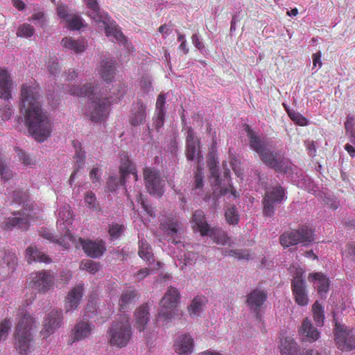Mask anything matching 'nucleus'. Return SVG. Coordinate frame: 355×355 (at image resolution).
<instances>
[{"label": "nucleus", "mask_w": 355, "mask_h": 355, "mask_svg": "<svg viewBox=\"0 0 355 355\" xmlns=\"http://www.w3.org/2000/svg\"><path fill=\"white\" fill-rule=\"evenodd\" d=\"M12 80L4 67H0V98L9 100L12 98Z\"/></svg>", "instance_id": "4be33fe9"}, {"label": "nucleus", "mask_w": 355, "mask_h": 355, "mask_svg": "<svg viewBox=\"0 0 355 355\" xmlns=\"http://www.w3.org/2000/svg\"><path fill=\"white\" fill-rule=\"evenodd\" d=\"M137 293L135 290L124 291L119 300L120 310L125 312L127 309L130 308L137 301Z\"/></svg>", "instance_id": "473e14b6"}, {"label": "nucleus", "mask_w": 355, "mask_h": 355, "mask_svg": "<svg viewBox=\"0 0 355 355\" xmlns=\"http://www.w3.org/2000/svg\"><path fill=\"white\" fill-rule=\"evenodd\" d=\"M87 6L91 10L89 17L96 22L105 23L107 21L108 14L101 10L97 0H87Z\"/></svg>", "instance_id": "c756f323"}, {"label": "nucleus", "mask_w": 355, "mask_h": 355, "mask_svg": "<svg viewBox=\"0 0 355 355\" xmlns=\"http://www.w3.org/2000/svg\"><path fill=\"white\" fill-rule=\"evenodd\" d=\"M99 263L94 261L86 259L80 262V269L88 271L90 273H96L99 270Z\"/></svg>", "instance_id": "de8ad7c7"}, {"label": "nucleus", "mask_w": 355, "mask_h": 355, "mask_svg": "<svg viewBox=\"0 0 355 355\" xmlns=\"http://www.w3.org/2000/svg\"><path fill=\"white\" fill-rule=\"evenodd\" d=\"M207 302V300L205 296H196L191 301L190 305L187 307V311L189 316L192 318H196L200 316Z\"/></svg>", "instance_id": "c85d7f7f"}, {"label": "nucleus", "mask_w": 355, "mask_h": 355, "mask_svg": "<svg viewBox=\"0 0 355 355\" xmlns=\"http://www.w3.org/2000/svg\"><path fill=\"white\" fill-rule=\"evenodd\" d=\"M225 217L229 225H237L239 222L240 216L236 207L234 205H230L225 212Z\"/></svg>", "instance_id": "a19ab883"}, {"label": "nucleus", "mask_w": 355, "mask_h": 355, "mask_svg": "<svg viewBox=\"0 0 355 355\" xmlns=\"http://www.w3.org/2000/svg\"><path fill=\"white\" fill-rule=\"evenodd\" d=\"M47 68L49 73L53 76H55L60 71V66L57 58H50L47 62Z\"/></svg>", "instance_id": "4d7b16f0"}, {"label": "nucleus", "mask_w": 355, "mask_h": 355, "mask_svg": "<svg viewBox=\"0 0 355 355\" xmlns=\"http://www.w3.org/2000/svg\"><path fill=\"white\" fill-rule=\"evenodd\" d=\"M175 351L180 355L191 354L193 348V339L189 334L180 336L174 344Z\"/></svg>", "instance_id": "bb28decb"}, {"label": "nucleus", "mask_w": 355, "mask_h": 355, "mask_svg": "<svg viewBox=\"0 0 355 355\" xmlns=\"http://www.w3.org/2000/svg\"><path fill=\"white\" fill-rule=\"evenodd\" d=\"M83 285L78 284L68 293L64 302L66 312L75 310L78 308L83 297Z\"/></svg>", "instance_id": "aec40b11"}, {"label": "nucleus", "mask_w": 355, "mask_h": 355, "mask_svg": "<svg viewBox=\"0 0 355 355\" xmlns=\"http://www.w3.org/2000/svg\"><path fill=\"white\" fill-rule=\"evenodd\" d=\"M279 349L282 355H296L298 346L293 338L286 337L281 340Z\"/></svg>", "instance_id": "c9c22d12"}, {"label": "nucleus", "mask_w": 355, "mask_h": 355, "mask_svg": "<svg viewBox=\"0 0 355 355\" xmlns=\"http://www.w3.org/2000/svg\"><path fill=\"white\" fill-rule=\"evenodd\" d=\"M59 218L57 220L58 227L63 231L60 237L55 238L51 232L44 230L40 231L41 236L51 241L60 244L64 249L67 250L69 248V242L72 240V236L70 231L67 228V225L71 223L72 212L69 210V207L64 208L63 211L60 210Z\"/></svg>", "instance_id": "20e7f679"}, {"label": "nucleus", "mask_w": 355, "mask_h": 355, "mask_svg": "<svg viewBox=\"0 0 355 355\" xmlns=\"http://www.w3.org/2000/svg\"><path fill=\"white\" fill-rule=\"evenodd\" d=\"M33 21H37L40 27H43L45 25V16L42 12H37L32 15L30 19Z\"/></svg>", "instance_id": "338daca9"}, {"label": "nucleus", "mask_w": 355, "mask_h": 355, "mask_svg": "<svg viewBox=\"0 0 355 355\" xmlns=\"http://www.w3.org/2000/svg\"><path fill=\"white\" fill-rule=\"evenodd\" d=\"M334 335L337 347L341 351H352L355 349V332L353 328L340 323L334 316Z\"/></svg>", "instance_id": "39448f33"}, {"label": "nucleus", "mask_w": 355, "mask_h": 355, "mask_svg": "<svg viewBox=\"0 0 355 355\" xmlns=\"http://www.w3.org/2000/svg\"><path fill=\"white\" fill-rule=\"evenodd\" d=\"M62 321V311L58 310L51 311L44 320L43 329L41 330V336L47 338L58 329Z\"/></svg>", "instance_id": "2eb2a0df"}, {"label": "nucleus", "mask_w": 355, "mask_h": 355, "mask_svg": "<svg viewBox=\"0 0 355 355\" xmlns=\"http://www.w3.org/2000/svg\"><path fill=\"white\" fill-rule=\"evenodd\" d=\"M203 173L202 171V169L200 168H197V171L195 173L194 175V188L198 189H202L204 186L203 184Z\"/></svg>", "instance_id": "bf43d9fd"}, {"label": "nucleus", "mask_w": 355, "mask_h": 355, "mask_svg": "<svg viewBox=\"0 0 355 355\" xmlns=\"http://www.w3.org/2000/svg\"><path fill=\"white\" fill-rule=\"evenodd\" d=\"M165 113H156V118L154 120V125L159 130L164 123Z\"/></svg>", "instance_id": "69168bd1"}, {"label": "nucleus", "mask_w": 355, "mask_h": 355, "mask_svg": "<svg viewBox=\"0 0 355 355\" xmlns=\"http://www.w3.org/2000/svg\"><path fill=\"white\" fill-rule=\"evenodd\" d=\"M85 202L86 203L87 207L89 209H92L94 210H98L100 209V206L96 200V196L92 191L87 192L85 194Z\"/></svg>", "instance_id": "09e8293b"}, {"label": "nucleus", "mask_w": 355, "mask_h": 355, "mask_svg": "<svg viewBox=\"0 0 355 355\" xmlns=\"http://www.w3.org/2000/svg\"><path fill=\"white\" fill-rule=\"evenodd\" d=\"M146 107L141 100H138L132 106L130 116V123L133 125H139L145 121L146 117Z\"/></svg>", "instance_id": "a878e982"}, {"label": "nucleus", "mask_w": 355, "mask_h": 355, "mask_svg": "<svg viewBox=\"0 0 355 355\" xmlns=\"http://www.w3.org/2000/svg\"><path fill=\"white\" fill-rule=\"evenodd\" d=\"M299 333L303 340L309 343L316 341L320 337V332L307 318L303 320Z\"/></svg>", "instance_id": "b1692460"}, {"label": "nucleus", "mask_w": 355, "mask_h": 355, "mask_svg": "<svg viewBox=\"0 0 355 355\" xmlns=\"http://www.w3.org/2000/svg\"><path fill=\"white\" fill-rule=\"evenodd\" d=\"M225 256L234 257L239 259H249L250 254L247 250H226L224 253Z\"/></svg>", "instance_id": "3c124183"}, {"label": "nucleus", "mask_w": 355, "mask_h": 355, "mask_svg": "<svg viewBox=\"0 0 355 355\" xmlns=\"http://www.w3.org/2000/svg\"><path fill=\"white\" fill-rule=\"evenodd\" d=\"M11 197L12 198V201L21 204L24 203L26 200L28 199V193L26 191H24L21 189L15 190L12 191L11 193Z\"/></svg>", "instance_id": "603ef678"}, {"label": "nucleus", "mask_w": 355, "mask_h": 355, "mask_svg": "<svg viewBox=\"0 0 355 355\" xmlns=\"http://www.w3.org/2000/svg\"><path fill=\"white\" fill-rule=\"evenodd\" d=\"M79 242L84 252L92 258H98L101 257L106 250L105 243L103 240L92 241L80 238Z\"/></svg>", "instance_id": "dca6fc26"}, {"label": "nucleus", "mask_w": 355, "mask_h": 355, "mask_svg": "<svg viewBox=\"0 0 355 355\" xmlns=\"http://www.w3.org/2000/svg\"><path fill=\"white\" fill-rule=\"evenodd\" d=\"M68 24V27L71 30H79L83 26V23L80 17L76 15H71L69 17V20H66Z\"/></svg>", "instance_id": "6e6d98bb"}, {"label": "nucleus", "mask_w": 355, "mask_h": 355, "mask_svg": "<svg viewBox=\"0 0 355 355\" xmlns=\"http://www.w3.org/2000/svg\"><path fill=\"white\" fill-rule=\"evenodd\" d=\"M16 152L17 153L19 160L21 161L24 164V165L28 166L34 164V161L33 160V159L31 158L28 155H26V153L21 149L17 148Z\"/></svg>", "instance_id": "13d9d810"}, {"label": "nucleus", "mask_w": 355, "mask_h": 355, "mask_svg": "<svg viewBox=\"0 0 355 355\" xmlns=\"http://www.w3.org/2000/svg\"><path fill=\"white\" fill-rule=\"evenodd\" d=\"M192 220L202 236L208 235L209 225L205 221V214L201 210H196L193 214Z\"/></svg>", "instance_id": "7c9ffc66"}, {"label": "nucleus", "mask_w": 355, "mask_h": 355, "mask_svg": "<svg viewBox=\"0 0 355 355\" xmlns=\"http://www.w3.org/2000/svg\"><path fill=\"white\" fill-rule=\"evenodd\" d=\"M290 162L288 159L283 156H277L274 160L271 168L277 172L286 173L289 168Z\"/></svg>", "instance_id": "79ce46f5"}, {"label": "nucleus", "mask_w": 355, "mask_h": 355, "mask_svg": "<svg viewBox=\"0 0 355 355\" xmlns=\"http://www.w3.org/2000/svg\"><path fill=\"white\" fill-rule=\"evenodd\" d=\"M12 322L10 318H4L0 322V332H2L7 336L11 328Z\"/></svg>", "instance_id": "0e129e2a"}, {"label": "nucleus", "mask_w": 355, "mask_h": 355, "mask_svg": "<svg viewBox=\"0 0 355 355\" xmlns=\"http://www.w3.org/2000/svg\"><path fill=\"white\" fill-rule=\"evenodd\" d=\"M124 227L122 225L117 223L110 225L108 233L111 239L114 240L119 238L121 236Z\"/></svg>", "instance_id": "8fccbe9b"}, {"label": "nucleus", "mask_w": 355, "mask_h": 355, "mask_svg": "<svg viewBox=\"0 0 355 355\" xmlns=\"http://www.w3.org/2000/svg\"><path fill=\"white\" fill-rule=\"evenodd\" d=\"M268 294L266 291L255 288L246 296V303L250 311L253 312L257 319H261V309L267 300Z\"/></svg>", "instance_id": "4468645a"}, {"label": "nucleus", "mask_w": 355, "mask_h": 355, "mask_svg": "<svg viewBox=\"0 0 355 355\" xmlns=\"http://www.w3.org/2000/svg\"><path fill=\"white\" fill-rule=\"evenodd\" d=\"M148 311V308L146 305H141L137 309L135 313L137 328L139 331H142L145 329L146 324L149 320Z\"/></svg>", "instance_id": "72a5a7b5"}, {"label": "nucleus", "mask_w": 355, "mask_h": 355, "mask_svg": "<svg viewBox=\"0 0 355 355\" xmlns=\"http://www.w3.org/2000/svg\"><path fill=\"white\" fill-rule=\"evenodd\" d=\"M73 143L74 146L76 145V143H78V145L80 146V144L78 143V141H73ZM85 157H86L85 153L84 151H82L80 147L78 150L77 149L76 150V154L73 157L74 162H75L74 169H73V171L72 172V173L70 176V179H69V184L71 185L72 184V182L73 181V180L75 178L76 174L78 173L79 169L83 168V166L85 165Z\"/></svg>", "instance_id": "f704fd0d"}, {"label": "nucleus", "mask_w": 355, "mask_h": 355, "mask_svg": "<svg viewBox=\"0 0 355 355\" xmlns=\"http://www.w3.org/2000/svg\"><path fill=\"white\" fill-rule=\"evenodd\" d=\"M138 254L143 260L149 263L154 261L152 248L147 241L140 243Z\"/></svg>", "instance_id": "ea45409f"}, {"label": "nucleus", "mask_w": 355, "mask_h": 355, "mask_svg": "<svg viewBox=\"0 0 355 355\" xmlns=\"http://www.w3.org/2000/svg\"><path fill=\"white\" fill-rule=\"evenodd\" d=\"M62 45L76 53H83L85 50V42L83 40H73L71 37H66L62 40Z\"/></svg>", "instance_id": "e433bc0d"}, {"label": "nucleus", "mask_w": 355, "mask_h": 355, "mask_svg": "<svg viewBox=\"0 0 355 355\" xmlns=\"http://www.w3.org/2000/svg\"><path fill=\"white\" fill-rule=\"evenodd\" d=\"M309 281L312 282L317 290L318 293L324 297L329 289V278L322 272H313L309 275Z\"/></svg>", "instance_id": "5701e85b"}, {"label": "nucleus", "mask_w": 355, "mask_h": 355, "mask_svg": "<svg viewBox=\"0 0 355 355\" xmlns=\"http://www.w3.org/2000/svg\"><path fill=\"white\" fill-rule=\"evenodd\" d=\"M26 257L29 263L32 261L44 263H49L51 261L50 259L45 254L32 245L26 249Z\"/></svg>", "instance_id": "4c0bfd02"}, {"label": "nucleus", "mask_w": 355, "mask_h": 355, "mask_svg": "<svg viewBox=\"0 0 355 355\" xmlns=\"http://www.w3.org/2000/svg\"><path fill=\"white\" fill-rule=\"evenodd\" d=\"M208 235H209L217 244L225 245L230 241L227 233L221 228L214 227L211 229L209 227Z\"/></svg>", "instance_id": "58836bf2"}, {"label": "nucleus", "mask_w": 355, "mask_h": 355, "mask_svg": "<svg viewBox=\"0 0 355 355\" xmlns=\"http://www.w3.org/2000/svg\"><path fill=\"white\" fill-rule=\"evenodd\" d=\"M180 293L173 286H169L160 301L161 309L157 320L164 322H171L175 317H181L182 313L177 309L180 303Z\"/></svg>", "instance_id": "7ed1b4c3"}, {"label": "nucleus", "mask_w": 355, "mask_h": 355, "mask_svg": "<svg viewBox=\"0 0 355 355\" xmlns=\"http://www.w3.org/2000/svg\"><path fill=\"white\" fill-rule=\"evenodd\" d=\"M160 228L164 231L172 243L177 245L181 243V235L184 233L178 220L171 214L163 215L159 218Z\"/></svg>", "instance_id": "9d476101"}, {"label": "nucleus", "mask_w": 355, "mask_h": 355, "mask_svg": "<svg viewBox=\"0 0 355 355\" xmlns=\"http://www.w3.org/2000/svg\"><path fill=\"white\" fill-rule=\"evenodd\" d=\"M12 113V109L9 105H6L0 109V117L3 121L10 119Z\"/></svg>", "instance_id": "680f3d73"}, {"label": "nucleus", "mask_w": 355, "mask_h": 355, "mask_svg": "<svg viewBox=\"0 0 355 355\" xmlns=\"http://www.w3.org/2000/svg\"><path fill=\"white\" fill-rule=\"evenodd\" d=\"M57 12L58 16L61 18L66 20H69V17L72 15L69 12L68 8L64 5H58L57 7Z\"/></svg>", "instance_id": "052dcab7"}, {"label": "nucleus", "mask_w": 355, "mask_h": 355, "mask_svg": "<svg viewBox=\"0 0 355 355\" xmlns=\"http://www.w3.org/2000/svg\"><path fill=\"white\" fill-rule=\"evenodd\" d=\"M37 321L32 315L24 313L19 318L14 335L33 336L37 330Z\"/></svg>", "instance_id": "ddd939ff"}, {"label": "nucleus", "mask_w": 355, "mask_h": 355, "mask_svg": "<svg viewBox=\"0 0 355 355\" xmlns=\"http://www.w3.org/2000/svg\"><path fill=\"white\" fill-rule=\"evenodd\" d=\"M286 112L290 119L297 125L300 126H306L308 125V120L300 113L286 108Z\"/></svg>", "instance_id": "a18cd8bd"}, {"label": "nucleus", "mask_w": 355, "mask_h": 355, "mask_svg": "<svg viewBox=\"0 0 355 355\" xmlns=\"http://www.w3.org/2000/svg\"><path fill=\"white\" fill-rule=\"evenodd\" d=\"M19 109L28 132L39 142L51 133V122L42 108L40 87L35 81L23 83L19 90Z\"/></svg>", "instance_id": "f257e3e1"}, {"label": "nucleus", "mask_w": 355, "mask_h": 355, "mask_svg": "<svg viewBox=\"0 0 355 355\" xmlns=\"http://www.w3.org/2000/svg\"><path fill=\"white\" fill-rule=\"evenodd\" d=\"M185 154L187 159L189 161L194 160L196 156L198 159L200 157V142L191 126L187 127Z\"/></svg>", "instance_id": "f3484780"}, {"label": "nucleus", "mask_w": 355, "mask_h": 355, "mask_svg": "<svg viewBox=\"0 0 355 355\" xmlns=\"http://www.w3.org/2000/svg\"><path fill=\"white\" fill-rule=\"evenodd\" d=\"M94 327V325L87 322H78L73 329V342L83 340L88 338Z\"/></svg>", "instance_id": "cd10ccee"}, {"label": "nucleus", "mask_w": 355, "mask_h": 355, "mask_svg": "<svg viewBox=\"0 0 355 355\" xmlns=\"http://www.w3.org/2000/svg\"><path fill=\"white\" fill-rule=\"evenodd\" d=\"M14 216V217L9 218L3 223V228L5 230H10L13 227H17L22 230H27L29 226V215L19 211L17 214L15 213Z\"/></svg>", "instance_id": "412c9836"}, {"label": "nucleus", "mask_w": 355, "mask_h": 355, "mask_svg": "<svg viewBox=\"0 0 355 355\" xmlns=\"http://www.w3.org/2000/svg\"><path fill=\"white\" fill-rule=\"evenodd\" d=\"M354 117L353 116H348L345 123V129L346 133H353Z\"/></svg>", "instance_id": "774afa93"}, {"label": "nucleus", "mask_w": 355, "mask_h": 355, "mask_svg": "<svg viewBox=\"0 0 355 355\" xmlns=\"http://www.w3.org/2000/svg\"><path fill=\"white\" fill-rule=\"evenodd\" d=\"M34 33V27L29 24L24 23L18 27L16 34L17 37L28 38L32 37Z\"/></svg>", "instance_id": "49530a36"}, {"label": "nucleus", "mask_w": 355, "mask_h": 355, "mask_svg": "<svg viewBox=\"0 0 355 355\" xmlns=\"http://www.w3.org/2000/svg\"><path fill=\"white\" fill-rule=\"evenodd\" d=\"M312 312L314 321L315 322L317 326H323L324 320V310L322 305L319 304L318 302L316 301L313 304Z\"/></svg>", "instance_id": "37998d69"}, {"label": "nucleus", "mask_w": 355, "mask_h": 355, "mask_svg": "<svg viewBox=\"0 0 355 355\" xmlns=\"http://www.w3.org/2000/svg\"><path fill=\"white\" fill-rule=\"evenodd\" d=\"M167 94L161 92L157 98L155 104V112L156 113H165V104L166 100Z\"/></svg>", "instance_id": "5fc2aeb1"}, {"label": "nucleus", "mask_w": 355, "mask_h": 355, "mask_svg": "<svg viewBox=\"0 0 355 355\" xmlns=\"http://www.w3.org/2000/svg\"><path fill=\"white\" fill-rule=\"evenodd\" d=\"M269 196L264 197L263 199V215L266 216H272L274 214L275 209V202L270 200Z\"/></svg>", "instance_id": "864d4df0"}, {"label": "nucleus", "mask_w": 355, "mask_h": 355, "mask_svg": "<svg viewBox=\"0 0 355 355\" xmlns=\"http://www.w3.org/2000/svg\"><path fill=\"white\" fill-rule=\"evenodd\" d=\"M103 24L105 25V34L108 37L115 39L118 42L125 40V37L119 30V26L115 23H113L109 15L107 21Z\"/></svg>", "instance_id": "2f4dec72"}, {"label": "nucleus", "mask_w": 355, "mask_h": 355, "mask_svg": "<svg viewBox=\"0 0 355 355\" xmlns=\"http://www.w3.org/2000/svg\"><path fill=\"white\" fill-rule=\"evenodd\" d=\"M269 196V200L273 202H280L283 200L284 197V191L282 187H274L272 191H266L264 197Z\"/></svg>", "instance_id": "c03bdc74"}, {"label": "nucleus", "mask_w": 355, "mask_h": 355, "mask_svg": "<svg viewBox=\"0 0 355 355\" xmlns=\"http://www.w3.org/2000/svg\"><path fill=\"white\" fill-rule=\"evenodd\" d=\"M110 343L119 348L125 347L132 337L131 326L128 318L114 322L108 331Z\"/></svg>", "instance_id": "423d86ee"}, {"label": "nucleus", "mask_w": 355, "mask_h": 355, "mask_svg": "<svg viewBox=\"0 0 355 355\" xmlns=\"http://www.w3.org/2000/svg\"><path fill=\"white\" fill-rule=\"evenodd\" d=\"M313 241V232L311 228L306 225H302L297 230L286 231L279 236L280 243L284 248H288L300 243H311Z\"/></svg>", "instance_id": "0eeeda50"}, {"label": "nucleus", "mask_w": 355, "mask_h": 355, "mask_svg": "<svg viewBox=\"0 0 355 355\" xmlns=\"http://www.w3.org/2000/svg\"><path fill=\"white\" fill-rule=\"evenodd\" d=\"M291 291L296 304L301 306H306L309 304L304 270L302 268L297 269L293 275L291 280Z\"/></svg>", "instance_id": "1a4fd4ad"}, {"label": "nucleus", "mask_w": 355, "mask_h": 355, "mask_svg": "<svg viewBox=\"0 0 355 355\" xmlns=\"http://www.w3.org/2000/svg\"><path fill=\"white\" fill-rule=\"evenodd\" d=\"M29 285L40 293H45L50 291L54 284V277L48 270H41L30 274Z\"/></svg>", "instance_id": "f8f14e48"}, {"label": "nucleus", "mask_w": 355, "mask_h": 355, "mask_svg": "<svg viewBox=\"0 0 355 355\" xmlns=\"http://www.w3.org/2000/svg\"><path fill=\"white\" fill-rule=\"evenodd\" d=\"M120 184L124 185L125 183V179L130 174H132L135 178V180L137 181L138 179L137 171L135 165L129 158L127 153H123L120 154Z\"/></svg>", "instance_id": "a211bd4d"}, {"label": "nucleus", "mask_w": 355, "mask_h": 355, "mask_svg": "<svg viewBox=\"0 0 355 355\" xmlns=\"http://www.w3.org/2000/svg\"><path fill=\"white\" fill-rule=\"evenodd\" d=\"M245 130L249 138L250 148L259 155L261 161L270 168L277 156V153H275L268 149L265 142L256 135L254 131L248 125H246Z\"/></svg>", "instance_id": "6e6552de"}, {"label": "nucleus", "mask_w": 355, "mask_h": 355, "mask_svg": "<svg viewBox=\"0 0 355 355\" xmlns=\"http://www.w3.org/2000/svg\"><path fill=\"white\" fill-rule=\"evenodd\" d=\"M141 88L144 92H148L152 88L151 80L148 76H143L139 83Z\"/></svg>", "instance_id": "e2e57ef3"}, {"label": "nucleus", "mask_w": 355, "mask_h": 355, "mask_svg": "<svg viewBox=\"0 0 355 355\" xmlns=\"http://www.w3.org/2000/svg\"><path fill=\"white\" fill-rule=\"evenodd\" d=\"M146 187L150 195L161 196L164 193V181L159 172L150 167H146L143 171Z\"/></svg>", "instance_id": "9b49d317"}, {"label": "nucleus", "mask_w": 355, "mask_h": 355, "mask_svg": "<svg viewBox=\"0 0 355 355\" xmlns=\"http://www.w3.org/2000/svg\"><path fill=\"white\" fill-rule=\"evenodd\" d=\"M71 95L78 97L87 96L89 98V105L85 109V113L89 119L95 123L105 121L108 116L110 107L112 103V96L98 91V87H94L91 84H85L82 87H72L67 90Z\"/></svg>", "instance_id": "f03ea898"}, {"label": "nucleus", "mask_w": 355, "mask_h": 355, "mask_svg": "<svg viewBox=\"0 0 355 355\" xmlns=\"http://www.w3.org/2000/svg\"><path fill=\"white\" fill-rule=\"evenodd\" d=\"M15 349L19 355H28L35 351L33 336L14 335Z\"/></svg>", "instance_id": "6ab92c4d"}, {"label": "nucleus", "mask_w": 355, "mask_h": 355, "mask_svg": "<svg viewBox=\"0 0 355 355\" xmlns=\"http://www.w3.org/2000/svg\"><path fill=\"white\" fill-rule=\"evenodd\" d=\"M97 71L104 81L112 82L116 73L115 61L109 59L102 60L97 68Z\"/></svg>", "instance_id": "393cba45"}]
</instances>
